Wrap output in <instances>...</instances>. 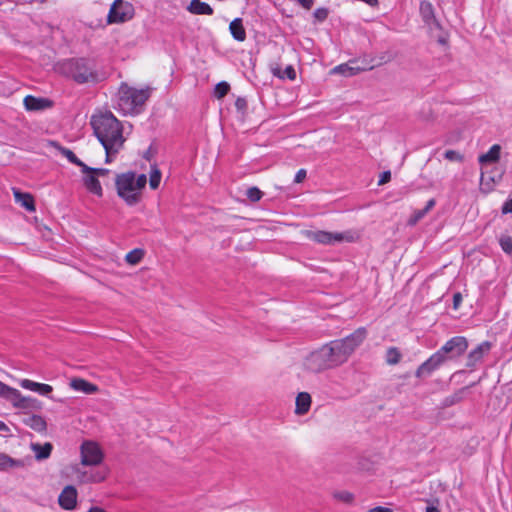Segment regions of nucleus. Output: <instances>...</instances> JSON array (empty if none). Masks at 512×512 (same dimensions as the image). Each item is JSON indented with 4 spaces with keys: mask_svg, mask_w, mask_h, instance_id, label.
Segmentation results:
<instances>
[{
    "mask_svg": "<svg viewBox=\"0 0 512 512\" xmlns=\"http://www.w3.org/2000/svg\"><path fill=\"white\" fill-rule=\"evenodd\" d=\"M444 157L449 160V161H462L463 160V156L455 151V150H447L445 153H444Z\"/></svg>",
    "mask_w": 512,
    "mask_h": 512,
    "instance_id": "79ce46f5",
    "label": "nucleus"
},
{
    "mask_svg": "<svg viewBox=\"0 0 512 512\" xmlns=\"http://www.w3.org/2000/svg\"><path fill=\"white\" fill-rule=\"evenodd\" d=\"M366 335V329L361 327L342 339L330 341L306 357L305 368L310 372L319 373L344 364L362 344Z\"/></svg>",
    "mask_w": 512,
    "mask_h": 512,
    "instance_id": "f257e3e1",
    "label": "nucleus"
},
{
    "mask_svg": "<svg viewBox=\"0 0 512 512\" xmlns=\"http://www.w3.org/2000/svg\"><path fill=\"white\" fill-rule=\"evenodd\" d=\"M420 15L422 17L423 22L431 26V21H435V10L429 1H422L420 3Z\"/></svg>",
    "mask_w": 512,
    "mask_h": 512,
    "instance_id": "4be33fe9",
    "label": "nucleus"
},
{
    "mask_svg": "<svg viewBox=\"0 0 512 512\" xmlns=\"http://www.w3.org/2000/svg\"><path fill=\"white\" fill-rule=\"evenodd\" d=\"M77 497V489L72 485H67L58 497V504L65 510H72L77 505Z\"/></svg>",
    "mask_w": 512,
    "mask_h": 512,
    "instance_id": "f8f14e48",
    "label": "nucleus"
},
{
    "mask_svg": "<svg viewBox=\"0 0 512 512\" xmlns=\"http://www.w3.org/2000/svg\"><path fill=\"white\" fill-rule=\"evenodd\" d=\"M369 512H391L389 508L377 506L369 510Z\"/></svg>",
    "mask_w": 512,
    "mask_h": 512,
    "instance_id": "6e6d98bb",
    "label": "nucleus"
},
{
    "mask_svg": "<svg viewBox=\"0 0 512 512\" xmlns=\"http://www.w3.org/2000/svg\"><path fill=\"white\" fill-rule=\"evenodd\" d=\"M19 384L22 388L37 392L40 395H48L53 391V387L51 385L38 383L30 379H23L19 382Z\"/></svg>",
    "mask_w": 512,
    "mask_h": 512,
    "instance_id": "dca6fc26",
    "label": "nucleus"
},
{
    "mask_svg": "<svg viewBox=\"0 0 512 512\" xmlns=\"http://www.w3.org/2000/svg\"><path fill=\"white\" fill-rule=\"evenodd\" d=\"M0 431H3V432L9 431L8 426L3 421H0Z\"/></svg>",
    "mask_w": 512,
    "mask_h": 512,
    "instance_id": "bf43d9fd",
    "label": "nucleus"
},
{
    "mask_svg": "<svg viewBox=\"0 0 512 512\" xmlns=\"http://www.w3.org/2000/svg\"><path fill=\"white\" fill-rule=\"evenodd\" d=\"M390 60H391V57L387 54H384L380 57V60L378 62L371 65L370 69L374 68L375 66H379L383 63H387Z\"/></svg>",
    "mask_w": 512,
    "mask_h": 512,
    "instance_id": "3c124183",
    "label": "nucleus"
},
{
    "mask_svg": "<svg viewBox=\"0 0 512 512\" xmlns=\"http://www.w3.org/2000/svg\"><path fill=\"white\" fill-rule=\"evenodd\" d=\"M149 156H150V153H149V151H148L144 157H145L147 160H150Z\"/></svg>",
    "mask_w": 512,
    "mask_h": 512,
    "instance_id": "680f3d73",
    "label": "nucleus"
},
{
    "mask_svg": "<svg viewBox=\"0 0 512 512\" xmlns=\"http://www.w3.org/2000/svg\"><path fill=\"white\" fill-rule=\"evenodd\" d=\"M103 148L105 149V152H106V158H105V162L106 163H110L113 158L119 153V151L123 148V147H112V149H108V145H102Z\"/></svg>",
    "mask_w": 512,
    "mask_h": 512,
    "instance_id": "4c0bfd02",
    "label": "nucleus"
},
{
    "mask_svg": "<svg viewBox=\"0 0 512 512\" xmlns=\"http://www.w3.org/2000/svg\"><path fill=\"white\" fill-rule=\"evenodd\" d=\"M147 177L145 174L136 176L133 171L117 174L115 185L117 194L129 206L138 204L141 200V190L146 186Z\"/></svg>",
    "mask_w": 512,
    "mask_h": 512,
    "instance_id": "20e7f679",
    "label": "nucleus"
},
{
    "mask_svg": "<svg viewBox=\"0 0 512 512\" xmlns=\"http://www.w3.org/2000/svg\"><path fill=\"white\" fill-rule=\"evenodd\" d=\"M58 148L61 154L65 156L70 163L81 168L82 173L84 170H88V166L83 161H81L72 150L61 146H58Z\"/></svg>",
    "mask_w": 512,
    "mask_h": 512,
    "instance_id": "b1692460",
    "label": "nucleus"
},
{
    "mask_svg": "<svg viewBox=\"0 0 512 512\" xmlns=\"http://www.w3.org/2000/svg\"><path fill=\"white\" fill-rule=\"evenodd\" d=\"M24 107L27 111H43L52 108L54 102L48 98L27 95L24 98Z\"/></svg>",
    "mask_w": 512,
    "mask_h": 512,
    "instance_id": "ddd939ff",
    "label": "nucleus"
},
{
    "mask_svg": "<svg viewBox=\"0 0 512 512\" xmlns=\"http://www.w3.org/2000/svg\"><path fill=\"white\" fill-rule=\"evenodd\" d=\"M71 385L75 390L82 391L86 394H92L98 390L96 385L81 378L73 379Z\"/></svg>",
    "mask_w": 512,
    "mask_h": 512,
    "instance_id": "5701e85b",
    "label": "nucleus"
},
{
    "mask_svg": "<svg viewBox=\"0 0 512 512\" xmlns=\"http://www.w3.org/2000/svg\"><path fill=\"white\" fill-rule=\"evenodd\" d=\"M311 406V396L307 392H300L296 397L295 413L297 415L306 414Z\"/></svg>",
    "mask_w": 512,
    "mask_h": 512,
    "instance_id": "6ab92c4d",
    "label": "nucleus"
},
{
    "mask_svg": "<svg viewBox=\"0 0 512 512\" xmlns=\"http://www.w3.org/2000/svg\"><path fill=\"white\" fill-rule=\"evenodd\" d=\"M11 404L15 408L20 409H30L34 411H40L43 407V404L41 401H39L36 398L33 397H26L21 394V392L17 389H15V392L13 394Z\"/></svg>",
    "mask_w": 512,
    "mask_h": 512,
    "instance_id": "9d476101",
    "label": "nucleus"
},
{
    "mask_svg": "<svg viewBox=\"0 0 512 512\" xmlns=\"http://www.w3.org/2000/svg\"><path fill=\"white\" fill-rule=\"evenodd\" d=\"M462 302V295L460 292H457L453 295V308L458 309Z\"/></svg>",
    "mask_w": 512,
    "mask_h": 512,
    "instance_id": "09e8293b",
    "label": "nucleus"
},
{
    "mask_svg": "<svg viewBox=\"0 0 512 512\" xmlns=\"http://www.w3.org/2000/svg\"><path fill=\"white\" fill-rule=\"evenodd\" d=\"M297 2L306 10H310L314 4L313 0H297Z\"/></svg>",
    "mask_w": 512,
    "mask_h": 512,
    "instance_id": "8fccbe9b",
    "label": "nucleus"
},
{
    "mask_svg": "<svg viewBox=\"0 0 512 512\" xmlns=\"http://www.w3.org/2000/svg\"><path fill=\"white\" fill-rule=\"evenodd\" d=\"M501 212L503 214L512 213V198H509L504 202L501 208Z\"/></svg>",
    "mask_w": 512,
    "mask_h": 512,
    "instance_id": "a18cd8bd",
    "label": "nucleus"
},
{
    "mask_svg": "<svg viewBox=\"0 0 512 512\" xmlns=\"http://www.w3.org/2000/svg\"><path fill=\"white\" fill-rule=\"evenodd\" d=\"M328 15H329V10H328V8H325V7L317 8L313 13L314 18L318 22L325 21L328 18Z\"/></svg>",
    "mask_w": 512,
    "mask_h": 512,
    "instance_id": "ea45409f",
    "label": "nucleus"
},
{
    "mask_svg": "<svg viewBox=\"0 0 512 512\" xmlns=\"http://www.w3.org/2000/svg\"><path fill=\"white\" fill-rule=\"evenodd\" d=\"M83 185L92 194L102 197L103 190L99 179L94 174H85L83 177Z\"/></svg>",
    "mask_w": 512,
    "mask_h": 512,
    "instance_id": "a211bd4d",
    "label": "nucleus"
},
{
    "mask_svg": "<svg viewBox=\"0 0 512 512\" xmlns=\"http://www.w3.org/2000/svg\"><path fill=\"white\" fill-rule=\"evenodd\" d=\"M23 424L31 428L32 430L43 433L47 430V423L45 419L40 415H30L22 420Z\"/></svg>",
    "mask_w": 512,
    "mask_h": 512,
    "instance_id": "f3484780",
    "label": "nucleus"
},
{
    "mask_svg": "<svg viewBox=\"0 0 512 512\" xmlns=\"http://www.w3.org/2000/svg\"><path fill=\"white\" fill-rule=\"evenodd\" d=\"M334 497L344 503H351L353 501V494L348 491H339L334 493Z\"/></svg>",
    "mask_w": 512,
    "mask_h": 512,
    "instance_id": "a19ab883",
    "label": "nucleus"
},
{
    "mask_svg": "<svg viewBox=\"0 0 512 512\" xmlns=\"http://www.w3.org/2000/svg\"><path fill=\"white\" fill-rule=\"evenodd\" d=\"M230 91V85L229 83L222 81L216 84L214 88V96L218 99H222L225 97L228 92Z\"/></svg>",
    "mask_w": 512,
    "mask_h": 512,
    "instance_id": "72a5a7b5",
    "label": "nucleus"
},
{
    "mask_svg": "<svg viewBox=\"0 0 512 512\" xmlns=\"http://www.w3.org/2000/svg\"><path fill=\"white\" fill-rule=\"evenodd\" d=\"M436 204L435 199H430L427 201L425 207L421 209L425 214H427Z\"/></svg>",
    "mask_w": 512,
    "mask_h": 512,
    "instance_id": "603ef678",
    "label": "nucleus"
},
{
    "mask_svg": "<svg viewBox=\"0 0 512 512\" xmlns=\"http://www.w3.org/2000/svg\"><path fill=\"white\" fill-rule=\"evenodd\" d=\"M430 29H433V28H436V29H439L441 30L442 29V26L440 24V22L437 20V18L435 17V21H431V26H429Z\"/></svg>",
    "mask_w": 512,
    "mask_h": 512,
    "instance_id": "4d7b16f0",
    "label": "nucleus"
},
{
    "mask_svg": "<svg viewBox=\"0 0 512 512\" xmlns=\"http://www.w3.org/2000/svg\"><path fill=\"white\" fill-rule=\"evenodd\" d=\"M235 107L239 112H244L247 109V101L243 97H238L235 101Z\"/></svg>",
    "mask_w": 512,
    "mask_h": 512,
    "instance_id": "37998d69",
    "label": "nucleus"
},
{
    "mask_svg": "<svg viewBox=\"0 0 512 512\" xmlns=\"http://www.w3.org/2000/svg\"><path fill=\"white\" fill-rule=\"evenodd\" d=\"M61 72L78 84L97 81V72L92 61L86 58H72L60 65Z\"/></svg>",
    "mask_w": 512,
    "mask_h": 512,
    "instance_id": "39448f33",
    "label": "nucleus"
},
{
    "mask_svg": "<svg viewBox=\"0 0 512 512\" xmlns=\"http://www.w3.org/2000/svg\"><path fill=\"white\" fill-rule=\"evenodd\" d=\"M94 135L102 145L112 147H123L125 138L123 136V127L121 122L112 112H99L93 114L90 120Z\"/></svg>",
    "mask_w": 512,
    "mask_h": 512,
    "instance_id": "f03ea898",
    "label": "nucleus"
},
{
    "mask_svg": "<svg viewBox=\"0 0 512 512\" xmlns=\"http://www.w3.org/2000/svg\"><path fill=\"white\" fill-rule=\"evenodd\" d=\"M14 392H15V388L10 387L0 381V397L11 402Z\"/></svg>",
    "mask_w": 512,
    "mask_h": 512,
    "instance_id": "c9c22d12",
    "label": "nucleus"
},
{
    "mask_svg": "<svg viewBox=\"0 0 512 512\" xmlns=\"http://www.w3.org/2000/svg\"><path fill=\"white\" fill-rule=\"evenodd\" d=\"M23 465L21 460L14 459L7 454L0 453V471H6L9 468L20 467Z\"/></svg>",
    "mask_w": 512,
    "mask_h": 512,
    "instance_id": "bb28decb",
    "label": "nucleus"
},
{
    "mask_svg": "<svg viewBox=\"0 0 512 512\" xmlns=\"http://www.w3.org/2000/svg\"><path fill=\"white\" fill-rule=\"evenodd\" d=\"M361 69L358 66H352L349 63L340 64L333 68L332 73L341 74L346 77L359 73Z\"/></svg>",
    "mask_w": 512,
    "mask_h": 512,
    "instance_id": "cd10ccee",
    "label": "nucleus"
},
{
    "mask_svg": "<svg viewBox=\"0 0 512 512\" xmlns=\"http://www.w3.org/2000/svg\"><path fill=\"white\" fill-rule=\"evenodd\" d=\"M143 257H144V250L136 248V249L130 251L129 253H127L125 260L127 263H129L131 265H136L142 260Z\"/></svg>",
    "mask_w": 512,
    "mask_h": 512,
    "instance_id": "c756f323",
    "label": "nucleus"
},
{
    "mask_svg": "<svg viewBox=\"0 0 512 512\" xmlns=\"http://www.w3.org/2000/svg\"><path fill=\"white\" fill-rule=\"evenodd\" d=\"M118 94V105L124 112L140 113L150 97V89H136L123 83L119 88Z\"/></svg>",
    "mask_w": 512,
    "mask_h": 512,
    "instance_id": "423d86ee",
    "label": "nucleus"
},
{
    "mask_svg": "<svg viewBox=\"0 0 512 512\" xmlns=\"http://www.w3.org/2000/svg\"><path fill=\"white\" fill-rule=\"evenodd\" d=\"M134 9L132 4L124 0H115L109 10L108 23H123L133 17Z\"/></svg>",
    "mask_w": 512,
    "mask_h": 512,
    "instance_id": "6e6552de",
    "label": "nucleus"
},
{
    "mask_svg": "<svg viewBox=\"0 0 512 512\" xmlns=\"http://www.w3.org/2000/svg\"><path fill=\"white\" fill-rule=\"evenodd\" d=\"M188 10L196 15H212L213 9L206 2H202L201 0H191Z\"/></svg>",
    "mask_w": 512,
    "mask_h": 512,
    "instance_id": "412c9836",
    "label": "nucleus"
},
{
    "mask_svg": "<svg viewBox=\"0 0 512 512\" xmlns=\"http://www.w3.org/2000/svg\"><path fill=\"white\" fill-rule=\"evenodd\" d=\"M466 390H467V387L461 388L458 391H456L454 394L446 397L445 400H444V405L445 406H451V405H454V404L459 403L460 401H462V399L464 397V393H465Z\"/></svg>",
    "mask_w": 512,
    "mask_h": 512,
    "instance_id": "2f4dec72",
    "label": "nucleus"
},
{
    "mask_svg": "<svg viewBox=\"0 0 512 512\" xmlns=\"http://www.w3.org/2000/svg\"><path fill=\"white\" fill-rule=\"evenodd\" d=\"M437 42L443 46L448 45V36L446 34L440 35L437 39Z\"/></svg>",
    "mask_w": 512,
    "mask_h": 512,
    "instance_id": "5fc2aeb1",
    "label": "nucleus"
},
{
    "mask_svg": "<svg viewBox=\"0 0 512 512\" xmlns=\"http://www.w3.org/2000/svg\"><path fill=\"white\" fill-rule=\"evenodd\" d=\"M401 356L402 355H401L400 351L398 350V348L390 347L387 349V352H386V362L389 365H396L400 362Z\"/></svg>",
    "mask_w": 512,
    "mask_h": 512,
    "instance_id": "7c9ffc66",
    "label": "nucleus"
},
{
    "mask_svg": "<svg viewBox=\"0 0 512 512\" xmlns=\"http://www.w3.org/2000/svg\"><path fill=\"white\" fill-rule=\"evenodd\" d=\"M435 502L436 505L432 503L426 507V512H440V510L438 509V500H436Z\"/></svg>",
    "mask_w": 512,
    "mask_h": 512,
    "instance_id": "864d4df0",
    "label": "nucleus"
},
{
    "mask_svg": "<svg viewBox=\"0 0 512 512\" xmlns=\"http://www.w3.org/2000/svg\"><path fill=\"white\" fill-rule=\"evenodd\" d=\"M109 172L110 170L106 168H92L88 166V170H84L83 174H94L97 178H99L108 175Z\"/></svg>",
    "mask_w": 512,
    "mask_h": 512,
    "instance_id": "58836bf2",
    "label": "nucleus"
},
{
    "mask_svg": "<svg viewBox=\"0 0 512 512\" xmlns=\"http://www.w3.org/2000/svg\"><path fill=\"white\" fill-rule=\"evenodd\" d=\"M307 237L316 243L324 245H333L340 242H353L354 234L350 231L346 232H329L324 230L307 231Z\"/></svg>",
    "mask_w": 512,
    "mask_h": 512,
    "instance_id": "0eeeda50",
    "label": "nucleus"
},
{
    "mask_svg": "<svg viewBox=\"0 0 512 512\" xmlns=\"http://www.w3.org/2000/svg\"><path fill=\"white\" fill-rule=\"evenodd\" d=\"M499 244L501 249L506 254H512V237L508 234H501L499 238Z\"/></svg>",
    "mask_w": 512,
    "mask_h": 512,
    "instance_id": "f704fd0d",
    "label": "nucleus"
},
{
    "mask_svg": "<svg viewBox=\"0 0 512 512\" xmlns=\"http://www.w3.org/2000/svg\"><path fill=\"white\" fill-rule=\"evenodd\" d=\"M273 75L277 76L278 78L284 79L288 78L289 80H295L296 78V72L293 66L288 65L284 71L281 70L280 67L272 69Z\"/></svg>",
    "mask_w": 512,
    "mask_h": 512,
    "instance_id": "c85d7f7f",
    "label": "nucleus"
},
{
    "mask_svg": "<svg viewBox=\"0 0 512 512\" xmlns=\"http://www.w3.org/2000/svg\"><path fill=\"white\" fill-rule=\"evenodd\" d=\"M425 215L426 214L421 209L416 210L413 213L412 217L410 218L409 223L410 224H416L418 221H420L422 218H424Z\"/></svg>",
    "mask_w": 512,
    "mask_h": 512,
    "instance_id": "c03bdc74",
    "label": "nucleus"
},
{
    "mask_svg": "<svg viewBox=\"0 0 512 512\" xmlns=\"http://www.w3.org/2000/svg\"><path fill=\"white\" fill-rule=\"evenodd\" d=\"M306 175H307V172H306L305 169L298 170L296 175H295L294 182L295 183L303 182V180L306 178Z\"/></svg>",
    "mask_w": 512,
    "mask_h": 512,
    "instance_id": "49530a36",
    "label": "nucleus"
},
{
    "mask_svg": "<svg viewBox=\"0 0 512 512\" xmlns=\"http://www.w3.org/2000/svg\"><path fill=\"white\" fill-rule=\"evenodd\" d=\"M149 156H150V153H149V151H148L144 157H145L147 160H150Z\"/></svg>",
    "mask_w": 512,
    "mask_h": 512,
    "instance_id": "052dcab7",
    "label": "nucleus"
},
{
    "mask_svg": "<svg viewBox=\"0 0 512 512\" xmlns=\"http://www.w3.org/2000/svg\"><path fill=\"white\" fill-rule=\"evenodd\" d=\"M161 181V172L157 168L156 165L152 166L151 173H150V179H149V185L150 188L155 190L159 187Z\"/></svg>",
    "mask_w": 512,
    "mask_h": 512,
    "instance_id": "473e14b6",
    "label": "nucleus"
},
{
    "mask_svg": "<svg viewBox=\"0 0 512 512\" xmlns=\"http://www.w3.org/2000/svg\"><path fill=\"white\" fill-rule=\"evenodd\" d=\"M13 195L16 203L20 204L27 211L34 212L36 210L34 198L30 193L21 192L19 189L13 188Z\"/></svg>",
    "mask_w": 512,
    "mask_h": 512,
    "instance_id": "2eb2a0df",
    "label": "nucleus"
},
{
    "mask_svg": "<svg viewBox=\"0 0 512 512\" xmlns=\"http://www.w3.org/2000/svg\"><path fill=\"white\" fill-rule=\"evenodd\" d=\"M32 449L35 452V456L38 460L47 459L52 452L53 446L51 443L47 442L43 445L41 444H33Z\"/></svg>",
    "mask_w": 512,
    "mask_h": 512,
    "instance_id": "a878e982",
    "label": "nucleus"
},
{
    "mask_svg": "<svg viewBox=\"0 0 512 512\" xmlns=\"http://www.w3.org/2000/svg\"><path fill=\"white\" fill-rule=\"evenodd\" d=\"M229 30L232 37L239 42H243L246 39V31L243 26V21L241 18H235L231 21L229 25Z\"/></svg>",
    "mask_w": 512,
    "mask_h": 512,
    "instance_id": "aec40b11",
    "label": "nucleus"
},
{
    "mask_svg": "<svg viewBox=\"0 0 512 512\" xmlns=\"http://www.w3.org/2000/svg\"><path fill=\"white\" fill-rule=\"evenodd\" d=\"M78 478L83 483H100L104 481L107 477L106 469H97L91 471H77Z\"/></svg>",
    "mask_w": 512,
    "mask_h": 512,
    "instance_id": "4468645a",
    "label": "nucleus"
},
{
    "mask_svg": "<svg viewBox=\"0 0 512 512\" xmlns=\"http://www.w3.org/2000/svg\"><path fill=\"white\" fill-rule=\"evenodd\" d=\"M500 146L495 144L493 145L487 153L485 154H482L480 157H479V162L484 164V163H494V162H497L500 158Z\"/></svg>",
    "mask_w": 512,
    "mask_h": 512,
    "instance_id": "393cba45",
    "label": "nucleus"
},
{
    "mask_svg": "<svg viewBox=\"0 0 512 512\" xmlns=\"http://www.w3.org/2000/svg\"><path fill=\"white\" fill-rule=\"evenodd\" d=\"M246 196L251 202H258L262 198L263 192L257 187H250L247 189Z\"/></svg>",
    "mask_w": 512,
    "mask_h": 512,
    "instance_id": "e433bc0d",
    "label": "nucleus"
},
{
    "mask_svg": "<svg viewBox=\"0 0 512 512\" xmlns=\"http://www.w3.org/2000/svg\"><path fill=\"white\" fill-rule=\"evenodd\" d=\"M81 464L84 466H97L102 463L104 455L99 445L93 441H84L80 447Z\"/></svg>",
    "mask_w": 512,
    "mask_h": 512,
    "instance_id": "1a4fd4ad",
    "label": "nucleus"
},
{
    "mask_svg": "<svg viewBox=\"0 0 512 512\" xmlns=\"http://www.w3.org/2000/svg\"><path fill=\"white\" fill-rule=\"evenodd\" d=\"M467 348L468 340L465 337H452L417 368L415 376L418 378L429 376L446 361L460 357Z\"/></svg>",
    "mask_w": 512,
    "mask_h": 512,
    "instance_id": "7ed1b4c3",
    "label": "nucleus"
},
{
    "mask_svg": "<svg viewBox=\"0 0 512 512\" xmlns=\"http://www.w3.org/2000/svg\"><path fill=\"white\" fill-rule=\"evenodd\" d=\"M88 512H106L103 508L98 506L91 507Z\"/></svg>",
    "mask_w": 512,
    "mask_h": 512,
    "instance_id": "13d9d810",
    "label": "nucleus"
},
{
    "mask_svg": "<svg viewBox=\"0 0 512 512\" xmlns=\"http://www.w3.org/2000/svg\"><path fill=\"white\" fill-rule=\"evenodd\" d=\"M492 344L489 341H484L477 345L476 348L471 350L467 355L466 367L473 369L483 361L485 355L489 354Z\"/></svg>",
    "mask_w": 512,
    "mask_h": 512,
    "instance_id": "9b49d317",
    "label": "nucleus"
},
{
    "mask_svg": "<svg viewBox=\"0 0 512 512\" xmlns=\"http://www.w3.org/2000/svg\"><path fill=\"white\" fill-rule=\"evenodd\" d=\"M391 180V172L390 171H384L380 175V179L378 181V185H383Z\"/></svg>",
    "mask_w": 512,
    "mask_h": 512,
    "instance_id": "de8ad7c7",
    "label": "nucleus"
}]
</instances>
